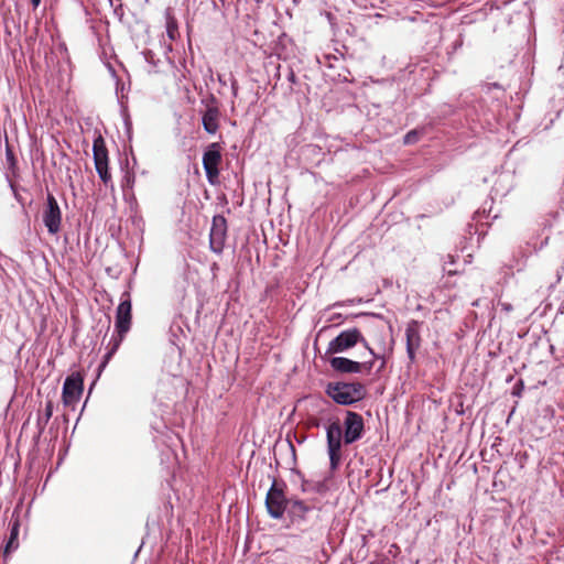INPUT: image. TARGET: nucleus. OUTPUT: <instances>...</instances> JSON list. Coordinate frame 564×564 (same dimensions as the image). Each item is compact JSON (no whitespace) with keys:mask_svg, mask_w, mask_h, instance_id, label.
I'll return each instance as SVG.
<instances>
[{"mask_svg":"<svg viewBox=\"0 0 564 564\" xmlns=\"http://www.w3.org/2000/svg\"><path fill=\"white\" fill-rule=\"evenodd\" d=\"M365 432L362 416L354 411H346L343 425L338 420L326 425L327 454L332 470H336L341 460L343 444L350 445L359 441Z\"/></svg>","mask_w":564,"mask_h":564,"instance_id":"f257e3e1","label":"nucleus"},{"mask_svg":"<svg viewBox=\"0 0 564 564\" xmlns=\"http://www.w3.org/2000/svg\"><path fill=\"white\" fill-rule=\"evenodd\" d=\"M326 393L340 405H350L366 397V388L360 382H333L328 383Z\"/></svg>","mask_w":564,"mask_h":564,"instance_id":"f03ea898","label":"nucleus"},{"mask_svg":"<svg viewBox=\"0 0 564 564\" xmlns=\"http://www.w3.org/2000/svg\"><path fill=\"white\" fill-rule=\"evenodd\" d=\"M358 343H361L365 346L371 357L378 358L375 351L369 347L360 330L356 327L340 332L333 340L329 341L326 354L334 355L346 351Z\"/></svg>","mask_w":564,"mask_h":564,"instance_id":"7ed1b4c3","label":"nucleus"},{"mask_svg":"<svg viewBox=\"0 0 564 564\" xmlns=\"http://www.w3.org/2000/svg\"><path fill=\"white\" fill-rule=\"evenodd\" d=\"M93 156L96 172L106 187L113 188L112 176L109 171L108 150L104 138L99 134L93 143Z\"/></svg>","mask_w":564,"mask_h":564,"instance_id":"20e7f679","label":"nucleus"},{"mask_svg":"<svg viewBox=\"0 0 564 564\" xmlns=\"http://www.w3.org/2000/svg\"><path fill=\"white\" fill-rule=\"evenodd\" d=\"M42 221L48 234L56 235L62 226V210L53 194L48 193L42 210Z\"/></svg>","mask_w":564,"mask_h":564,"instance_id":"39448f33","label":"nucleus"},{"mask_svg":"<svg viewBox=\"0 0 564 564\" xmlns=\"http://www.w3.org/2000/svg\"><path fill=\"white\" fill-rule=\"evenodd\" d=\"M288 503L289 500L284 495L283 488L276 480H273L265 497V507L269 514L273 519H281L288 508Z\"/></svg>","mask_w":564,"mask_h":564,"instance_id":"423d86ee","label":"nucleus"},{"mask_svg":"<svg viewBox=\"0 0 564 564\" xmlns=\"http://www.w3.org/2000/svg\"><path fill=\"white\" fill-rule=\"evenodd\" d=\"M220 162L221 153L219 143L209 144L203 155V167L210 184L217 182Z\"/></svg>","mask_w":564,"mask_h":564,"instance_id":"0eeeda50","label":"nucleus"},{"mask_svg":"<svg viewBox=\"0 0 564 564\" xmlns=\"http://www.w3.org/2000/svg\"><path fill=\"white\" fill-rule=\"evenodd\" d=\"M333 370L340 373H359L362 370L370 372L375 366V358L358 362L345 357H332L328 360Z\"/></svg>","mask_w":564,"mask_h":564,"instance_id":"6e6552de","label":"nucleus"},{"mask_svg":"<svg viewBox=\"0 0 564 564\" xmlns=\"http://www.w3.org/2000/svg\"><path fill=\"white\" fill-rule=\"evenodd\" d=\"M227 237V220L223 215L213 217L212 228L209 232V247L210 250L220 254L224 250Z\"/></svg>","mask_w":564,"mask_h":564,"instance_id":"1a4fd4ad","label":"nucleus"},{"mask_svg":"<svg viewBox=\"0 0 564 564\" xmlns=\"http://www.w3.org/2000/svg\"><path fill=\"white\" fill-rule=\"evenodd\" d=\"M131 299L129 292H123L120 303L116 310L115 330L116 333L127 334L131 328Z\"/></svg>","mask_w":564,"mask_h":564,"instance_id":"9d476101","label":"nucleus"},{"mask_svg":"<svg viewBox=\"0 0 564 564\" xmlns=\"http://www.w3.org/2000/svg\"><path fill=\"white\" fill-rule=\"evenodd\" d=\"M84 389V379L78 372H74L70 376H68L63 384V403L66 406L76 404L82 394Z\"/></svg>","mask_w":564,"mask_h":564,"instance_id":"9b49d317","label":"nucleus"},{"mask_svg":"<svg viewBox=\"0 0 564 564\" xmlns=\"http://www.w3.org/2000/svg\"><path fill=\"white\" fill-rule=\"evenodd\" d=\"M406 354L411 362L415 360L416 350L421 346L420 322L412 319L405 328Z\"/></svg>","mask_w":564,"mask_h":564,"instance_id":"f8f14e48","label":"nucleus"},{"mask_svg":"<svg viewBox=\"0 0 564 564\" xmlns=\"http://www.w3.org/2000/svg\"><path fill=\"white\" fill-rule=\"evenodd\" d=\"M219 111L215 107H209L204 112L202 122L205 131L209 134H215L219 128L218 124Z\"/></svg>","mask_w":564,"mask_h":564,"instance_id":"ddd939ff","label":"nucleus"},{"mask_svg":"<svg viewBox=\"0 0 564 564\" xmlns=\"http://www.w3.org/2000/svg\"><path fill=\"white\" fill-rule=\"evenodd\" d=\"M127 334H121V333H113L112 336L110 337L108 344H107V352L104 357V361L102 364L100 365V368H104L108 361L111 359V357L116 354V351L119 349L122 340L124 339Z\"/></svg>","mask_w":564,"mask_h":564,"instance_id":"4468645a","label":"nucleus"},{"mask_svg":"<svg viewBox=\"0 0 564 564\" xmlns=\"http://www.w3.org/2000/svg\"><path fill=\"white\" fill-rule=\"evenodd\" d=\"M6 161H7V165H8V167H7L8 171L6 173V176H7V180L9 182L11 189L14 191V184L10 177H11V175L12 176L17 175L18 161H17V158L8 142L6 144Z\"/></svg>","mask_w":564,"mask_h":564,"instance_id":"2eb2a0df","label":"nucleus"},{"mask_svg":"<svg viewBox=\"0 0 564 564\" xmlns=\"http://www.w3.org/2000/svg\"><path fill=\"white\" fill-rule=\"evenodd\" d=\"M20 531V523L19 520H14L13 522H10V536L6 543L4 546V556H8L13 551H15L19 546L18 536Z\"/></svg>","mask_w":564,"mask_h":564,"instance_id":"dca6fc26","label":"nucleus"},{"mask_svg":"<svg viewBox=\"0 0 564 564\" xmlns=\"http://www.w3.org/2000/svg\"><path fill=\"white\" fill-rule=\"evenodd\" d=\"M286 509L292 517H297L301 519H304L305 514L311 510V508L302 500H289Z\"/></svg>","mask_w":564,"mask_h":564,"instance_id":"f3484780","label":"nucleus"},{"mask_svg":"<svg viewBox=\"0 0 564 564\" xmlns=\"http://www.w3.org/2000/svg\"><path fill=\"white\" fill-rule=\"evenodd\" d=\"M53 415V402L51 400H47L45 402V408L42 413L39 414L36 425L40 430V432L44 431L47 423L50 422L51 417Z\"/></svg>","mask_w":564,"mask_h":564,"instance_id":"a211bd4d","label":"nucleus"},{"mask_svg":"<svg viewBox=\"0 0 564 564\" xmlns=\"http://www.w3.org/2000/svg\"><path fill=\"white\" fill-rule=\"evenodd\" d=\"M177 34V25L173 20H169L166 22V35L171 41L175 40V36Z\"/></svg>","mask_w":564,"mask_h":564,"instance_id":"6ab92c4d","label":"nucleus"},{"mask_svg":"<svg viewBox=\"0 0 564 564\" xmlns=\"http://www.w3.org/2000/svg\"><path fill=\"white\" fill-rule=\"evenodd\" d=\"M135 176L133 173L128 172L122 180V188H132L134 184Z\"/></svg>","mask_w":564,"mask_h":564,"instance_id":"aec40b11","label":"nucleus"},{"mask_svg":"<svg viewBox=\"0 0 564 564\" xmlns=\"http://www.w3.org/2000/svg\"><path fill=\"white\" fill-rule=\"evenodd\" d=\"M416 140H417V132H416L415 130H411V131H409V132L404 135V143H405V144H412V143H414Z\"/></svg>","mask_w":564,"mask_h":564,"instance_id":"412c9836","label":"nucleus"},{"mask_svg":"<svg viewBox=\"0 0 564 564\" xmlns=\"http://www.w3.org/2000/svg\"><path fill=\"white\" fill-rule=\"evenodd\" d=\"M231 88H232V94H234V96H237V94H238V85H237V82H236V80H235V82H232V84H231Z\"/></svg>","mask_w":564,"mask_h":564,"instance_id":"4be33fe9","label":"nucleus"},{"mask_svg":"<svg viewBox=\"0 0 564 564\" xmlns=\"http://www.w3.org/2000/svg\"><path fill=\"white\" fill-rule=\"evenodd\" d=\"M501 306H502V310L506 312H510L512 310V305L508 304V303H503V304H501Z\"/></svg>","mask_w":564,"mask_h":564,"instance_id":"5701e85b","label":"nucleus"},{"mask_svg":"<svg viewBox=\"0 0 564 564\" xmlns=\"http://www.w3.org/2000/svg\"><path fill=\"white\" fill-rule=\"evenodd\" d=\"M31 3L33 6V8L35 9V8H37L40 6L41 0H31Z\"/></svg>","mask_w":564,"mask_h":564,"instance_id":"b1692460","label":"nucleus"},{"mask_svg":"<svg viewBox=\"0 0 564 564\" xmlns=\"http://www.w3.org/2000/svg\"><path fill=\"white\" fill-rule=\"evenodd\" d=\"M303 491H306L305 484L302 485Z\"/></svg>","mask_w":564,"mask_h":564,"instance_id":"393cba45","label":"nucleus"}]
</instances>
